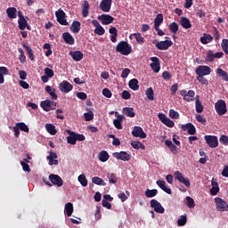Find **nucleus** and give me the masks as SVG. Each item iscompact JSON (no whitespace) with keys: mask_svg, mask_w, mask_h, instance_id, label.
I'll use <instances>...</instances> for the list:
<instances>
[{"mask_svg":"<svg viewBox=\"0 0 228 228\" xmlns=\"http://www.w3.org/2000/svg\"><path fill=\"white\" fill-rule=\"evenodd\" d=\"M73 89V86L69 84L67 80H63L61 84H59V91L64 94H68L71 92Z\"/></svg>","mask_w":228,"mask_h":228,"instance_id":"2eb2a0df","label":"nucleus"},{"mask_svg":"<svg viewBox=\"0 0 228 228\" xmlns=\"http://www.w3.org/2000/svg\"><path fill=\"white\" fill-rule=\"evenodd\" d=\"M130 39H132L133 37H134L137 41V44L140 45H142L145 42V39L143 37H142L141 33H133L130 34Z\"/></svg>","mask_w":228,"mask_h":228,"instance_id":"cd10ccee","label":"nucleus"},{"mask_svg":"<svg viewBox=\"0 0 228 228\" xmlns=\"http://www.w3.org/2000/svg\"><path fill=\"white\" fill-rule=\"evenodd\" d=\"M94 34L98 36H103L105 34V29L103 27H96L94 30Z\"/></svg>","mask_w":228,"mask_h":228,"instance_id":"0e129e2a","label":"nucleus"},{"mask_svg":"<svg viewBox=\"0 0 228 228\" xmlns=\"http://www.w3.org/2000/svg\"><path fill=\"white\" fill-rule=\"evenodd\" d=\"M211 185L213 187H211L210 194L213 195V196L217 195V193L220 191V188L218 187V183H216V182H211Z\"/></svg>","mask_w":228,"mask_h":228,"instance_id":"c03bdc74","label":"nucleus"},{"mask_svg":"<svg viewBox=\"0 0 228 228\" xmlns=\"http://www.w3.org/2000/svg\"><path fill=\"white\" fill-rule=\"evenodd\" d=\"M185 200L187 208L192 209L196 207L195 200H193L191 197L186 196Z\"/></svg>","mask_w":228,"mask_h":228,"instance_id":"49530a36","label":"nucleus"},{"mask_svg":"<svg viewBox=\"0 0 228 228\" xmlns=\"http://www.w3.org/2000/svg\"><path fill=\"white\" fill-rule=\"evenodd\" d=\"M123 114H125L126 117L129 118H134L135 117V111H134L133 108L126 107L122 109Z\"/></svg>","mask_w":228,"mask_h":228,"instance_id":"2f4dec72","label":"nucleus"},{"mask_svg":"<svg viewBox=\"0 0 228 228\" xmlns=\"http://www.w3.org/2000/svg\"><path fill=\"white\" fill-rule=\"evenodd\" d=\"M113 158H116L118 160L121 161H129L131 160V154L126 151L114 152Z\"/></svg>","mask_w":228,"mask_h":228,"instance_id":"4468645a","label":"nucleus"},{"mask_svg":"<svg viewBox=\"0 0 228 228\" xmlns=\"http://www.w3.org/2000/svg\"><path fill=\"white\" fill-rule=\"evenodd\" d=\"M69 56L73 59L75 61H80L84 59V53L81 51H76V52H69Z\"/></svg>","mask_w":228,"mask_h":228,"instance_id":"5701e85b","label":"nucleus"},{"mask_svg":"<svg viewBox=\"0 0 228 228\" xmlns=\"http://www.w3.org/2000/svg\"><path fill=\"white\" fill-rule=\"evenodd\" d=\"M98 20H100L102 25L108 26L113 23V21L115 20V18L110 14H102L98 16Z\"/></svg>","mask_w":228,"mask_h":228,"instance_id":"f8f14e48","label":"nucleus"},{"mask_svg":"<svg viewBox=\"0 0 228 228\" xmlns=\"http://www.w3.org/2000/svg\"><path fill=\"white\" fill-rule=\"evenodd\" d=\"M134 137L146 139L147 134L144 133L143 128L141 126H134L133 132H131Z\"/></svg>","mask_w":228,"mask_h":228,"instance_id":"ddd939ff","label":"nucleus"},{"mask_svg":"<svg viewBox=\"0 0 228 228\" xmlns=\"http://www.w3.org/2000/svg\"><path fill=\"white\" fill-rule=\"evenodd\" d=\"M112 0H102L100 9L102 12L108 13L111 10Z\"/></svg>","mask_w":228,"mask_h":228,"instance_id":"6ab92c4d","label":"nucleus"},{"mask_svg":"<svg viewBox=\"0 0 228 228\" xmlns=\"http://www.w3.org/2000/svg\"><path fill=\"white\" fill-rule=\"evenodd\" d=\"M18 18H20V20H18V27L20 30H24L28 26V20H25L21 11H18Z\"/></svg>","mask_w":228,"mask_h":228,"instance_id":"a211bd4d","label":"nucleus"},{"mask_svg":"<svg viewBox=\"0 0 228 228\" xmlns=\"http://www.w3.org/2000/svg\"><path fill=\"white\" fill-rule=\"evenodd\" d=\"M179 24L183 29H190L192 27L191 21L186 17H182L179 20Z\"/></svg>","mask_w":228,"mask_h":228,"instance_id":"b1692460","label":"nucleus"},{"mask_svg":"<svg viewBox=\"0 0 228 228\" xmlns=\"http://www.w3.org/2000/svg\"><path fill=\"white\" fill-rule=\"evenodd\" d=\"M216 209L219 212L228 211V203L222 200L221 198H215Z\"/></svg>","mask_w":228,"mask_h":228,"instance_id":"39448f33","label":"nucleus"},{"mask_svg":"<svg viewBox=\"0 0 228 228\" xmlns=\"http://www.w3.org/2000/svg\"><path fill=\"white\" fill-rule=\"evenodd\" d=\"M62 39L69 45H75V38L69 32L62 33Z\"/></svg>","mask_w":228,"mask_h":228,"instance_id":"4be33fe9","label":"nucleus"},{"mask_svg":"<svg viewBox=\"0 0 228 228\" xmlns=\"http://www.w3.org/2000/svg\"><path fill=\"white\" fill-rule=\"evenodd\" d=\"M195 111H197L199 114L202 113L204 111V106L202 105L200 96H195Z\"/></svg>","mask_w":228,"mask_h":228,"instance_id":"bb28decb","label":"nucleus"},{"mask_svg":"<svg viewBox=\"0 0 228 228\" xmlns=\"http://www.w3.org/2000/svg\"><path fill=\"white\" fill-rule=\"evenodd\" d=\"M69 133V136H68L67 140H68V143L70 145H76V142L77 140H76L75 135H73V134L71 133V131H68Z\"/></svg>","mask_w":228,"mask_h":228,"instance_id":"6e6d98bb","label":"nucleus"},{"mask_svg":"<svg viewBox=\"0 0 228 228\" xmlns=\"http://www.w3.org/2000/svg\"><path fill=\"white\" fill-rule=\"evenodd\" d=\"M157 194H158V190L156 189L145 191V196L147 199L155 198Z\"/></svg>","mask_w":228,"mask_h":228,"instance_id":"de8ad7c7","label":"nucleus"},{"mask_svg":"<svg viewBox=\"0 0 228 228\" xmlns=\"http://www.w3.org/2000/svg\"><path fill=\"white\" fill-rule=\"evenodd\" d=\"M216 74H217V76L221 77L223 81L228 82V73L221 68H217Z\"/></svg>","mask_w":228,"mask_h":228,"instance_id":"c85d7f7f","label":"nucleus"},{"mask_svg":"<svg viewBox=\"0 0 228 228\" xmlns=\"http://www.w3.org/2000/svg\"><path fill=\"white\" fill-rule=\"evenodd\" d=\"M197 80L199 81L200 84L203 86L208 85V80L204 76H198Z\"/></svg>","mask_w":228,"mask_h":228,"instance_id":"e2e57ef3","label":"nucleus"},{"mask_svg":"<svg viewBox=\"0 0 228 228\" xmlns=\"http://www.w3.org/2000/svg\"><path fill=\"white\" fill-rule=\"evenodd\" d=\"M169 117L171 119H179L180 114H179V112L171 109V110H169Z\"/></svg>","mask_w":228,"mask_h":228,"instance_id":"13d9d810","label":"nucleus"},{"mask_svg":"<svg viewBox=\"0 0 228 228\" xmlns=\"http://www.w3.org/2000/svg\"><path fill=\"white\" fill-rule=\"evenodd\" d=\"M163 22H164V15L161 13L157 14V17H155L154 19V28L159 27Z\"/></svg>","mask_w":228,"mask_h":228,"instance_id":"79ce46f5","label":"nucleus"},{"mask_svg":"<svg viewBox=\"0 0 228 228\" xmlns=\"http://www.w3.org/2000/svg\"><path fill=\"white\" fill-rule=\"evenodd\" d=\"M179 94L183 97V100L184 102H193L196 93L193 90H189V92H186L185 89H183L179 91Z\"/></svg>","mask_w":228,"mask_h":228,"instance_id":"20e7f679","label":"nucleus"},{"mask_svg":"<svg viewBox=\"0 0 228 228\" xmlns=\"http://www.w3.org/2000/svg\"><path fill=\"white\" fill-rule=\"evenodd\" d=\"M41 108L43 109V110L48 112L51 110H54L56 108V102H52L51 100H45L41 102Z\"/></svg>","mask_w":228,"mask_h":228,"instance_id":"6e6552de","label":"nucleus"},{"mask_svg":"<svg viewBox=\"0 0 228 228\" xmlns=\"http://www.w3.org/2000/svg\"><path fill=\"white\" fill-rule=\"evenodd\" d=\"M84 117H85V120L86 122H89V121H92L94 119V113L92 111L90 112H86L84 114Z\"/></svg>","mask_w":228,"mask_h":228,"instance_id":"338daca9","label":"nucleus"},{"mask_svg":"<svg viewBox=\"0 0 228 228\" xmlns=\"http://www.w3.org/2000/svg\"><path fill=\"white\" fill-rule=\"evenodd\" d=\"M109 33L112 34V36H110V42L116 43L117 42V37H118V30H117L116 27L110 28L109 29Z\"/></svg>","mask_w":228,"mask_h":228,"instance_id":"a19ab883","label":"nucleus"},{"mask_svg":"<svg viewBox=\"0 0 228 228\" xmlns=\"http://www.w3.org/2000/svg\"><path fill=\"white\" fill-rule=\"evenodd\" d=\"M181 129L183 132H187L190 135H195L196 134V126L191 123L183 124L181 126Z\"/></svg>","mask_w":228,"mask_h":228,"instance_id":"dca6fc26","label":"nucleus"},{"mask_svg":"<svg viewBox=\"0 0 228 228\" xmlns=\"http://www.w3.org/2000/svg\"><path fill=\"white\" fill-rule=\"evenodd\" d=\"M6 14H8L9 19H16L17 9L14 7H9L8 9H6Z\"/></svg>","mask_w":228,"mask_h":228,"instance_id":"58836bf2","label":"nucleus"},{"mask_svg":"<svg viewBox=\"0 0 228 228\" xmlns=\"http://www.w3.org/2000/svg\"><path fill=\"white\" fill-rule=\"evenodd\" d=\"M14 127H17L19 130L24 132V133H29V128L28 126H27V124L21 122V123H17L16 124V126Z\"/></svg>","mask_w":228,"mask_h":228,"instance_id":"a18cd8bd","label":"nucleus"},{"mask_svg":"<svg viewBox=\"0 0 228 228\" xmlns=\"http://www.w3.org/2000/svg\"><path fill=\"white\" fill-rule=\"evenodd\" d=\"M107 179H109V183L111 184H116L118 183V177L113 173L110 175H108Z\"/></svg>","mask_w":228,"mask_h":228,"instance_id":"4d7b16f0","label":"nucleus"},{"mask_svg":"<svg viewBox=\"0 0 228 228\" xmlns=\"http://www.w3.org/2000/svg\"><path fill=\"white\" fill-rule=\"evenodd\" d=\"M169 30L171 33L175 35L179 31V24L176 22L170 23Z\"/></svg>","mask_w":228,"mask_h":228,"instance_id":"8fccbe9b","label":"nucleus"},{"mask_svg":"<svg viewBox=\"0 0 228 228\" xmlns=\"http://www.w3.org/2000/svg\"><path fill=\"white\" fill-rule=\"evenodd\" d=\"M77 181L84 187H86L88 185V181H87V178H86L85 175H78Z\"/></svg>","mask_w":228,"mask_h":228,"instance_id":"3c124183","label":"nucleus"},{"mask_svg":"<svg viewBox=\"0 0 228 228\" xmlns=\"http://www.w3.org/2000/svg\"><path fill=\"white\" fill-rule=\"evenodd\" d=\"M91 181L98 186H106L104 180L101 177H93Z\"/></svg>","mask_w":228,"mask_h":228,"instance_id":"09e8293b","label":"nucleus"},{"mask_svg":"<svg viewBox=\"0 0 228 228\" xmlns=\"http://www.w3.org/2000/svg\"><path fill=\"white\" fill-rule=\"evenodd\" d=\"M174 176L175 179L178 180L179 183H182L187 188H190V186H191L189 178L184 177L180 171H175Z\"/></svg>","mask_w":228,"mask_h":228,"instance_id":"1a4fd4ad","label":"nucleus"},{"mask_svg":"<svg viewBox=\"0 0 228 228\" xmlns=\"http://www.w3.org/2000/svg\"><path fill=\"white\" fill-rule=\"evenodd\" d=\"M22 47H24L26 52H28V59L32 61H35V54L33 53L31 47L25 43H22Z\"/></svg>","mask_w":228,"mask_h":228,"instance_id":"4c0bfd02","label":"nucleus"},{"mask_svg":"<svg viewBox=\"0 0 228 228\" xmlns=\"http://www.w3.org/2000/svg\"><path fill=\"white\" fill-rule=\"evenodd\" d=\"M58 158L56 152L50 151L48 157H46V160L49 161V166H57L59 165V160L56 159Z\"/></svg>","mask_w":228,"mask_h":228,"instance_id":"412c9836","label":"nucleus"},{"mask_svg":"<svg viewBox=\"0 0 228 228\" xmlns=\"http://www.w3.org/2000/svg\"><path fill=\"white\" fill-rule=\"evenodd\" d=\"M215 110L219 116H224L228 111L224 100H218L217 102L215 103Z\"/></svg>","mask_w":228,"mask_h":228,"instance_id":"f03ea898","label":"nucleus"},{"mask_svg":"<svg viewBox=\"0 0 228 228\" xmlns=\"http://www.w3.org/2000/svg\"><path fill=\"white\" fill-rule=\"evenodd\" d=\"M55 16L57 19V22L61 26H69V22L67 20V14L64 12L63 10L58 9L55 12Z\"/></svg>","mask_w":228,"mask_h":228,"instance_id":"7ed1b4c3","label":"nucleus"},{"mask_svg":"<svg viewBox=\"0 0 228 228\" xmlns=\"http://www.w3.org/2000/svg\"><path fill=\"white\" fill-rule=\"evenodd\" d=\"M91 6L89 5V2L84 1V4H82V17L86 18L89 15V8Z\"/></svg>","mask_w":228,"mask_h":228,"instance_id":"c756f323","label":"nucleus"},{"mask_svg":"<svg viewBox=\"0 0 228 228\" xmlns=\"http://www.w3.org/2000/svg\"><path fill=\"white\" fill-rule=\"evenodd\" d=\"M131 146L136 150H138V149L144 150L145 149V146L140 141L131 142Z\"/></svg>","mask_w":228,"mask_h":228,"instance_id":"603ef678","label":"nucleus"},{"mask_svg":"<svg viewBox=\"0 0 228 228\" xmlns=\"http://www.w3.org/2000/svg\"><path fill=\"white\" fill-rule=\"evenodd\" d=\"M222 50L224 51L225 54H228V39H223L221 43Z\"/></svg>","mask_w":228,"mask_h":228,"instance_id":"bf43d9fd","label":"nucleus"},{"mask_svg":"<svg viewBox=\"0 0 228 228\" xmlns=\"http://www.w3.org/2000/svg\"><path fill=\"white\" fill-rule=\"evenodd\" d=\"M210 73H212V69L208 66L201 65L195 69V74L198 77L208 76Z\"/></svg>","mask_w":228,"mask_h":228,"instance_id":"423d86ee","label":"nucleus"},{"mask_svg":"<svg viewBox=\"0 0 228 228\" xmlns=\"http://www.w3.org/2000/svg\"><path fill=\"white\" fill-rule=\"evenodd\" d=\"M195 119H197V121L200 124H202L203 126L206 125V118H204V116L200 115V114H196L195 115Z\"/></svg>","mask_w":228,"mask_h":228,"instance_id":"052dcab7","label":"nucleus"},{"mask_svg":"<svg viewBox=\"0 0 228 228\" xmlns=\"http://www.w3.org/2000/svg\"><path fill=\"white\" fill-rule=\"evenodd\" d=\"M46 132L49 133L50 135L54 136L57 134V130L53 124H45Z\"/></svg>","mask_w":228,"mask_h":228,"instance_id":"f704fd0d","label":"nucleus"},{"mask_svg":"<svg viewBox=\"0 0 228 228\" xmlns=\"http://www.w3.org/2000/svg\"><path fill=\"white\" fill-rule=\"evenodd\" d=\"M172 40H165L155 44V47L159 51H167L170 47H172Z\"/></svg>","mask_w":228,"mask_h":228,"instance_id":"9d476101","label":"nucleus"},{"mask_svg":"<svg viewBox=\"0 0 228 228\" xmlns=\"http://www.w3.org/2000/svg\"><path fill=\"white\" fill-rule=\"evenodd\" d=\"M49 180L52 182V185H55L57 187H61L63 186V180L61 177L58 175H49Z\"/></svg>","mask_w":228,"mask_h":228,"instance_id":"f3484780","label":"nucleus"},{"mask_svg":"<svg viewBox=\"0 0 228 228\" xmlns=\"http://www.w3.org/2000/svg\"><path fill=\"white\" fill-rule=\"evenodd\" d=\"M124 116H118V118L113 120V125L118 130H121L123 128L122 122H124Z\"/></svg>","mask_w":228,"mask_h":228,"instance_id":"7c9ffc66","label":"nucleus"},{"mask_svg":"<svg viewBox=\"0 0 228 228\" xmlns=\"http://www.w3.org/2000/svg\"><path fill=\"white\" fill-rule=\"evenodd\" d=\"M116 51L122 55L128 56L132 53V46L127 42L121 41L118 44Z\"/></svg>","mask_w":228,"mask_h":228,"instance_id":"f257e3e1","label":"nucleus"},{"mask_svg":"<svg viewBox=\"0 0 228 228\" xmlns=\"http://www.w3.org/2000/svg\"><path fill=\"white\" fill-rule=\"evenodd\" d=\"M213 41V37L210 34H203V37H200V42L203 45H208Z\"/></svg>","mask_w":228,"mask_h":228,"instance_id":"72a5a7b5","label":"nucleus"},{"mask_svg":"<svg viewBox=\"0 0 228 228\" xmlns=\"http://www.w3.org/2000/svg\"><path fill=\"white\" fill-rule=\"evenodd\" d=\"M45 92L49 94L53 100L56 101L59 96H57L56 89L52 88V86H45Z\"/></svg>","mask_w":228,"mask_h":228,"instance_id":"473e14b6","label":"nucleus"},{"mask_svg":"<svg viewBox=\"0 0 228 228\" xmlns=\"http://www.w3.org/2000/svg\"><path fill=\"white\" fill-rule=\"evenodd\" d=\"M151 208H154L155 213L163 215L165 213L164 207L160 204V202H158L157 200H151L150 201Z\"/></svg>","mask_w":228,"mask_h":228,"instance_id":"9b49d317","label":"nucleus"},{"mask_svg":"<svg viewBox=\"0 0 228 228\" xmlns=\"http://www.w3.org/2000/svg\"><path fill=\"white\" fill-rule=\"evenodd\" d=\"M216 58L214 57L213 55V52L212 50H209L208 52H207V55H206V61H208V62H213V61L215 60Z\"/></svg>","mask_w":228,"mask_h":228,"instance_id":"680f3d73","label":"nucleus"},{"mask_svg":"<svg viewBox=\"0 0 228 228\" xmlns=\"http://www.w3.org/2000/svg\"><path fill=\"white\" fill-rule=\"evenodd\" d=\"M219 142L224 144L225 146L228 145V136L222 134L221 137H219Z\"/></svg>","mask_w":228,"mask_h":228,"instance_id":"774afa93","label":"nucleus"},{"mask_svg":"<svg viewBox=\"0 0 228 228\" xmlns=\"http://www.w3.org/2000/svg\"><path fill=\"white\" fill-rule=\"evenodd\" d=\"M187 222H188V218L186 217V216L182 215L177 221V224L179 227H183Z\"/></svg>","mask_w":228,"mask_h":228,"instance_id":"864d4df0","label":"nucleus"},{"mask_svg":"<svg viewBox=\"0 0 228 228\" xmlns=\"http://www.w3.org/2000/svg\"><path fill=\"white\" fill-rule=\"evenodd\" d=\"M157 185L167 194H172V190H170L168 187H166V182L164 180H157Z\"/></svg>","mask_w":228,"mask_h":228,"instance_id":"393cba45","label":"nucleus"},{"mask_svg":"<svg viewBox=\"0 0 228 228\" xmlns=\"http://www.w3.org/2000/svg\"><path fill=\"white\" fill-rule=\"evenodd\" d=\"M146 97H147V99H149L150 102L154 101V92H153L152 87L146 89Z\"/></svg>","mask_w":228,"mask_h":228,"instance_id":"5fc2aeb1","label":"nucleus"},{"mask_svg":"<svg viewBox=\"0 0 228 228\" xmlns=\"http://www.w3.org/2000/svg\"><path fill=\"white\" fill-rule=\"evenodd\" d=\"M70 32L77 34L79 33L80 29H81V23L79 20H74L72 22V24L70 25Z\"/></svg>","mask_w":228,"mask_h":228,"instance_id":"a878e982","label":"nucleus"},{"mask_svg":"<svg viewBox=\"0 0 228 228\" xmlns=\"http://www.w3.org/2000/svg\"><path fill=\"white\" fill-rule=\"evenodd\" d=\"M72 134L74 135L75 139L77 141V142H84L86 140V136L82 134H76V133H73L71 132Z\"/></svg>","mask_w":228,"mask_h":228,"instance_id":"69168bd1","label":"nucleus"},{"mask_svg":"<svg viewBox=\"0 0 228 228\" xmlns=\"http://www.w3.org/2000/svg\"><path fill=\"white\" fill-rule=\"evenodd\" d=\"M151 61H152V63H151V69H152L154 73H159L160 71V62H159V59H158L157 57H152L151 58Z\"/></svg>","mask_w":228,"mask_h":228,"instance_id":"aec40b11","label":"nucleus"},{"mask_svg":"<svg viewBox=\"0 0 228 228\" xmlns=\"http://www.w3.org/2000/svg\"><path fill=\"white\" fill-rule=\"evenodd\" d=\"M204 139L206 141L207 145H208L210 149H216L218 146L217 136L206 135Z\"/></svg>","mask_w":228,"mask_h":228,"instance_id":"0eeeda50","label":"nucleus"},{"mask_svg":"<svg viewBox=\"0 0 228 228\" xmlns=\"http://www.w3.org/2000/svg\"><path fill=\"white\" fill-rule=\"evenodd\" d=\"M9 70L6 67H0V84L3 85L4 83V77L7 76Z\"/></svg>","mask_w":228,"mask_h":228,"instance_id":"c9c22d12","label":"nucleus"},{"mask_svg":"<svg viewBox=\"0 0 228 228\" xmlns=\"http://www.w3.org/2000/svg\"><path fill=\"white\" fill-rule=\"evenodd\" d=\"M110 159L109 153L105 151H102L100 153H98V159H100L101 162L105 163Z\"/></svg>","mask_w":228,"mask_h":228,"instance_id":"e433bc0d","label":"nucleus"},{"mask_svg":"<svg viewBox=\"0 0 228 228\" xmlns=\"http://www.w3.org/2000/svg\"><path fill=\"white\" fill-rule=\"evenodd\" d=\"M64 211L66 213V216H68V217H71L73 214V204L71 202L66 203Z\"/></svg>","mask_w":228,"mask_h":228,"instance_id":"ea45409f","label":"nucleus"},{"mask_svg":"<svg viewBox=\"0 0 228 228\" xmlns=\"http://www.w3.org/2000/svg\"><path fill=\"white\" fill-rule=\"evenodd\" d=\"M128 85L129 88L134 91H137L138 89H140V86H138V80L136 78L131 79Z\"/></svg>","mask_w":228,"mask_h":228,"instance_id":"37998d69","label":"nucleus"}]
</instances>
